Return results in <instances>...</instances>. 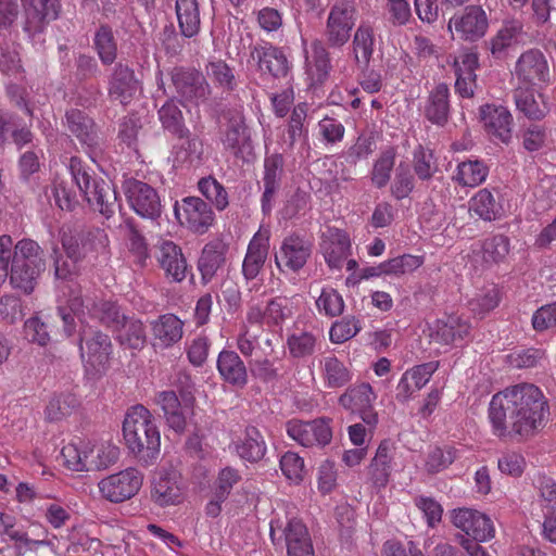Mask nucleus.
Returning a JSON list of instances; mask_svg holds the SVG:
<instances>
[{"mask_svg":"<svg viewBox=\"0 0 556 556\" xmlns=\"http://www.w3.org/2000/svg\"><path fill=\"white\" fill-rule=\"evenodd\" d=\"M351 249L350 237L344 230L327 227L321 233L320 252L330 269H341Z\"/></svg>","mask_w":556,"mask_h":556,"instance_id":"obj_19","label":"nucleus"},{"mask_svg":"<svg viewBox=\"0 0 556 556\" xmlns=\"http://www.w3.org/2000/svg\"><path fill=\"white\" fill-rule=\"evenodd\" d=\"M509 239L504 235H494L483 241L482 257L486 264H498L509 253Z\"/></svg>","mask_w":556,"mask_h":556,"instance_id":"obj_53","label":"nucleus"},{"mask_svg":"<svg viewBox=\"0 0 556 556\" xmlns=\"http://www.w3.org/2000/svg\"><path fill=\"white\" fill-rule=\"evenodd\" d=\"M269 536L274 545L283 543L287 556H315L311 534L300 519H273Z\"/></svg>","mask_w":556,"mask_h":556,"instance_id":"obj_5","label":"nucleus"},{"mask_svg":"<svg viewBox=\"0 0 556 556\" xmlns=\"http://www.w3.org/2000/svg\"><path fill=\"white\" fill-rule=\"evenodd\" d=\"M217 370L222 379L231 387L243 389L248 383V370L238 353L223 350L217 357Z\"/></svg>","mask_w":556,"mask_h":556,"instance_id":"obj_27","label":"nucleus"},{"mask_svg":"<svg viewBox=\"0 0 556 556\" xmlns=\"http://www.w3.org/2000/svg\"><path fill=\"white\" fill-rule=\"evenodd\" d=\"M116 331V339L121 345L134 350H140L146 344L147 337L144 326L138 319L126 317Z\"/></svg>","mask_w":556,"mask_h":556,"instance_id":"obj_44","label":"nucleus"},{"mask_svg":"<svg viewBox=\"0 0 556 556\" xmlns=\"http://www.w3.org/2000/svg\"><path fill=\"white\" fill-rule=\"evenodd\" d=\"M227 245L215 240L206 243L198 260V269L203 283L210 282L226 263Z\"/></svg>","mask_w":556,"mask_h":556,"instance_id":"obj_28","label":"nucleus"},{"mask_svg":"<svg viewBox=\"0 0 556 556\" xmlns=\"http://www.w3.org/2000/svg\"><path fill=\"white\" fill-rule=\"evenodd\" d=\"M316 305L319 312L329 317L341 315L344 308L342 296L332 288L323 289L319 298L316 300Z\"/></svg>","mask_w":556,"mask_h":556,"instance_id":"obj_60","label":"nucleus"},{"mask_svg":"<svg viewBox=\"0 0 556 556\" xmlns=\"http://www.w3.org/2000/svg\"><path fill=\"white\" fill-rule=\"evenodd\" d=\"M354 59L358 67L369 65L374 52V30L369 25H361L353 37Z\"/></svg>","mask_w":556,"mask_h":556,"instance_id":"obj_45","label":"nucleus"},{"mask_svg":"<svg viewBox=\"0 0 556 556\" xmlns=\"http://www.w3.org/2000/svg\"><path fill=\"white\" fill-rule=\"evenodd\" d=\"M481 119L488 134L503 143L511 139L513 117L509 111L502 105L486 104L480 109Z\"/></svg>","mask_w":556,"mask_h":556,"instance_id":"obj_25","label":"nucleus"},{"mask_svg":"<svg viewBox=\"0 0 556 556\" xmlns=\"http://www.w3.org/2000/svg\"><path fill=\"white\" fill-rule=\"evenodd\" d=\"M387 275H404L412 273L424 263L421 256H415L410 254H404L389 261H386Z\"/></svg>","mask_w":556,"mask_h":556,"instance_id":"obj_63","label":"nucleus"},{"mask_svg":"<svg viewBox=\"0 0 556 556\" xmlns=\"http://www.w3.org/2000/svg\"><path fill=\"white\" fill-rule=\"evenodd\" d=\"M414 189V176L410 173V168L405 163H400L395 177L391 186V194L397 199L402 200L409 195V193Z\"/></svg>","mask_w":556,"mask_h":556,"instance_id":"obj_59","label":"nucleus"},{"mask_svg":"<svg viewBox=\"0 0 556 556\" xmlns=\"http://www.w3.org/2000/svg\"><path fill=\"white\" fill-rule=\"evenodd\" d=\"M515 75L520 83L528 86L549 83V67L545 55L538 49L523 52L516 62Z\"/></svg>","mask_w":556,"mask_h":556,"instance_id":"obj_17","label":"nucleus"},{"mask_svg":"<svg viewBox=\"0 0 556 556\" xmlns=\"http://www.w3.org/2000/svg\"><path fill=\"white\" fill-rule=\"evenodd\" d=\"M182 321L173 314H165L152 323V332L159 344L168 348L182 337Z\"/></svg>","mask_w":556,"mask_h":556,"instance_id":"obj_37","label":"nucleus"},{"mask_svg":"<svg viewBox=\"0 0 556 556\" xmlns=\"http://www.w3.org/2000/svg\"><path fill=\"white\" fill-rule=\"evenodd\" d=\"M356 9L351 0H339L330 9L325 36L327 43L333 48L344 46L355 25Z\"/></svg>","mask_w":556,"mask_h":556,"instance_id":"obj_9","label":"nucleus"},{"mask_svg":"<svg viewBox=\"0 0 556 556\" xmlns=\"http://www.w3.org/2000/svg\"><path fill=\"white\" fill-rule=\"evenodd\" d=\"M470 332V325L459 316L450 315L435 323L432 338L443 344H453L463 341Z\"/></svg>","mask_w":556,"mask_h":556,"instance_id":"obj_33","label":"nucleus"},{"mask_svg":"<svg viewBox=\"0 0 556 556\" xmlns=\"http://www.w3.org/2000/svg\"><path fill=\"white\" fill-rule=\"evenodd\" d=\"M140 88L134 70L126 63L114 65L109 79V96L112 100L127 105Z\"/></svg>","mask_w":556,"mask_h":556,"instance_id":"obj_22","label":"nucleus"},{"mask_svg":"<svg viewBox=\"0 0 556 556\" xmlns=\"http://www.w3.org/2000/svg\"><path fill=\"white\" fill-rule=\"evenodd\" d=\"M454 25L459 38L467 41H477L488 29L489 21L485 11L480 5H468L460 15L453 16L448 28Z\"/></svg>","mask_w":556,"mask_h":556,"instance_id":"obj_20","label":"nucleus"},{"mask_svg":"<svg viewBox=\"0 0 556 556\" xmlns=\"http://www.w3.org/2000/svg\"><path fill=\"white\" fill-rule=\"evenodd\" d=\"M376 395L369 383L349 387L339 396V404L353 415H357L367 426L375 427L378 414L372 407Z\"/></svg>","mask_w":556,"mask_h":556,"instance_id":"obj_13","label":"nucleus"},{"mask_svg":"<svg viewBox=\"0 0 556 556\" xmlns=\"http://www.w3.org/2000/svg\"><path fill=\"white\" fill-rule=\"evenodd\" d=\"M313 244L309 240L292 233L282 240L279 252L275 254V263L280 271L285 269L298 273L312 255Z\"/></svg>","mask_w":556,"mask_h":556,"instance_id":"obj_15","label":"nucleus"},{"mask_svg":"<svg viewBox=\"0 0 556 556\" xmlns=\"http://www.w3.org/2000/svg\"><path fill=\"white\" fill-rule=\"evenodd\" d=\"M12 261L27 264L33 266L31 268H46V262L43 257V251L39 244L31 239L20 240L12 251Z\"/></svg>","mask_w":556,"mask_h":556,"instance_id":"obj_46","label":"nucleus"},{"mask_svg":"<svg viewBox=\"0 0 556 556\" xmlns=\"http://www.w3.org/2000/svg\"><path fill=\"white\" fill-rule=\"evenodd\" d=\"M126 446L143 466L153 465L160 455L161 435L148 408L137 404L128 408L123 421Z\"/></svg>","mask_w":556,"mask_h":556,"instance_id":"obj_2","label":"nucleus"},{"mask_svg":"<svg viewBox=\"0 0 556 556\" xmlns=\"http://www.w3.org/2000/svg\"><path fill=\"white\" fill-rule=\"evenodd\" d=\"M321 372L326 387L330 389L342 388L352 380L351 371L333 355L323 359Z\"/></svg>","mask_w":556,"mask_h":556,"instance_id":"obj_43","label":"nucleus"},{"mask_svg":"<svg viewBox=\"0 0 556 556\" xmlns=\"http://www.w3.org/2000/svg\"><path fill=\"white\" fill-rule=\"evenodd\" d=\"M393 448L389 441L383 440L375 454L369 467L368 477L374 488L380 490L389 481L392 471Z\"/></svg>","mask_w":556,"mask_h":556,"instance_id":"obj_31","label":"nucleus"},{"mask_svg":"<svg viewBox=\"0 0 556 556\" xmlns=\"http://www.w3.org/2000/svg\"><path fill=\"white\" fill-rule=\"evenodd\" d=\"M72 453L76 454V447L68 445L62 448V455L65 458V463L68 468L75 471H81L84 469H106L111 465L115 464L119 457V450L113 445H99L92 447L89 452H84V456H79L76 460H71L68 457Z\"/></svg>","mask_w":556,"mask_h":556,"instance_id":"obj_16","label":"nucleus"},{"mask_svg":"<svg viewBox=\"0 0 556 556\" xmlns=\"http://www.w3.org/2000/svg\"><path fill=\"white\" fill-rule=\"evenodd\" d=\"M268 255V238L256 233L249 243L242 264V274L247 280L257 277Z\"/></svg>","mask_w":556,"mask_h":556,"instance_id":"obj_35","label":"nucleus"},{"mask_svg":"<svg viewBox=\"0 0 556 556\" xmlns=\"http://www.w3.org/2000/svg\"><path fill=\"white\" fill-rule=\"evenodd\" d=\"M142 481V473L136 468L129 467L102 479L98 485L104 498L112 503H122L139 492Z\"/></svg>","mask_w":556,"mask_h":556,"instance_id":"obj_10","label":"nucleus"},{"mask_svg":"<svg viewBox=\"0 0 556 556\" xmlns=\"http://www.w3.org/2000/svg\"><path fill=\"white\" fill-rule=\"evenodd\" d=\"M175 11L180 35L192 38L200 33L201 14L198 0H176Z\"/></svg>","mask_w":556,"mask_h":556,"instance_id":"obj_32","label":"nucleus"},{"mask_svg":"<svg viewBox=\"0 0 556 556\" xmlns=\"http://www.w3.org/2000/svg\"><path fill=\"white\" fill-rule=\"evenodd\" d=\"M520 31L521 26L519 24H505L490 41L492 54L500 56L506 48L516 41Z\"/></svg>","mask_w":556,"mask_h":556,"instance_id":"obj_58","label":"nucleus"},{"mask_svg":"<svg viewBox=\"0 0 556 556\" xmlns=\"http://www.w3.org/2000/svg\"><path fill=\"white\" fill-rule=\"evenodd\" d=\"M235 448L243 460L258 463L264 458L267 445L262 432L254 426H248L235 442Z\"/></svg>","mask_w":556,"mask_h":556,"instance_id":"obj_30","label":"nucleus"},{"mask_svg":"<svg viewBox=\"0 0 556 556\" xmlns=\"http://www.w3.org/2000/svg\"><path fill=\"white\" fill-rule=\"evenodd\" d=\"M151 500L160 507L179 504L182 501L179 475L174 470L157 472L152 480Z\"/></svg>","mask_w":556,"mask_h":556,"instance_id":"obj_23","label":"nucleus"},{"mask_svg":"<svg viewBox=\"0 0 556 556\" xmlns=\"http://www.w3.org/2000/svg\"><path fill=\"white\" fill-rule=\"evenodd\" d=\"M174 213L180 225L199 235L205 233L214 222L211 205L198 197H187L176 202Z\"/></svg>","mask_w":556,"mask_h":556,"instance_id":"obj_11","label":"nucleus"},{"mask_svg":"<svg viewBox=\"0 0 556 556\" xmlns=\"http://www.w3.org/2000/svg\"><path fill=\"white\" fill-rule=\"evenodd\" d=\"M456 451L453 447L441 448L435 446L431 448L426 457L425 469L429 475H435L454 463Z\"/></svg>","mask_w":556,"mask_h":556,"instance_id":"obj_57","label":"nucleus"},{"mask_svg":"<svg viewBox=\"0 0 556 556\" xmlns=\"http://www.w3.org/2000/svg\"><path fill=\"white\" fill-rule=\"evenodd\" d=\"M31 267L27 264H17L14 261L10 265L9 275L12 287L23 291L25 294H30L34 291L38 277L45 270L41 268L33 269Z\"/></svg>","mask_w":556,"mask_h":556,"instance_id":"obj_42","label":"nucleus"},{"mask_svg":"<svg viewBox=\"0 0 556 556\" xmlns=\"http://www.w3.org/2000/svg\"><path fill=\"white\" fill-rule=\"evenodd\" d=\"M63 125L74 136L89 157L96 162L104 152L105 141L92 117L79 109L65 111Z\"/></svg>","mask_w":556,"mask_h":556,"instance_id":"obj_6","label":"nucleus"},{"mask_svg":"<svg viewBox=\"0 0 556 556\" xmlns=\"http://www.w3.org/2000/svg\"><path fill=\"white\" fill-rule=\"evenodd\" d=\"M317 336L311 331L295 330L287 339L289 353L294 358H304L314 354Z\"/></svg>","mask_w":556,"mask_h":556,"instance_id":"obj_48","label":"nucleus"},{"mask_svg":"<svg viewBox=\"0 0 556 556\" xmlns=\"http://www.w3.org/2000/svg\"><path fill=\"white\" fill-rule=\"evenodd\" d=\"M452 522L476 541L490 540L495 533L492 520L485 514L476 509H455L452 515Z\"/></svg>","mask_w":556,"mask_h":556,"instance_id":"obj_21","label":"nucleus"},{"mask_svg":"<svg viewBox=\"0 0 556 556\" xmlns=\"http://www.w3.org/2000/svg\"><path fill=\"white\" fill-rule=\"evenodd\" d=\"M198 188L216 210L224 211L228 206V193L224 186L214 177L208 176L201 178L198 182Z\"/></svg>","mask_w":556,"mask_h":556,"instance_id":"obj_52","label":"nucleus"},{"mask_svg":"<svg viewBox=\"0 0 556 556\" xmlns=\"http://www.w3.org/2000/svg\"><path fill=\"white\" fill-rule=\"evenodd\" d=\"M123 190L129 206L139 216L151 220L161 216V199L152 186L135 178H128L123 182Z\"/></svg>","mask_w":556,"mask_h":556,"instance_id":"obj_8","label":"nucleus"},{"mask_svg":"<svg viewBox=\"0 0 556 556\" xmlns=\"http://www.w3.org/2000/svg\"><path fill=\"white\" fill-rule=\"evenodd\" d=\"M488 172V167L478 160L462 162L457 167L456 180L462 186L477 187L485 180Z\"/></svg>","mask_w":556,"mask_h":556,"instance_id":"obj_49","label":"nucleus"},{"mask_svg":"<svg viewBox=\"0 0 556 556\" xmlns=\"http://www.w3.org/2000/svg\"><path fill=\"white\" fill-rule=\"evenodd\" d=\"M79 351L86 367L101 372L109 366L113 345L106 333L91 327H84L79 332Z\"/></svg>","mask_w":556,"mask_h":556,"instance_id":"obj_7","label":"nucleus"},{"mask_svg":"<svg viewBox=\"0 0 556 556\" xmlns=\"http://www.w3.org/2000/svg\"><path fill=\"white\" fill-rule=\"evenodd\" d=\"M70 169L73 180L89 205L106 219L111 218L119 207L113 184L89 173L77 157L71 159Z\"/></svg>","mask_w":556,"mask_h":556,"instance_id":"obj_3","label":"nucleus"},{"mask_svg":"<svg viewBox=\"0 0 556 556\" xmlns=\"http://www.w3.org/2000/svg\"><path fill=\"white\" fill-rule=\"evenodd\" d=\"M549 415L548 401L532 383H519L492 396L489 418L496 437L528 439L542 430Z\"/></svg>","mask_w":556,"mask_h":556,"instance_id":"obj_1","label":"nucleus"},{"mask_svg":"<svg viewBox=\"0 0 556 556\" xmlns=\"http://www.w3.org/2000/svg\"><path fill=\"white\" fill-rule=\"evenodd\" d=\"M91 316L99 319V321L106 327H111L115 330L119 328V325L126 318L116 303L110 301L92 303Z\"/></svg>","mask_w":556,"mask_h":556,"instance_id":"obj_54","label":"nucleus"},{"mask_svg":"<svg viewBox=\"0 0 556 556\" xmlns=\"http://www.w3.org/2000/svg\"><path fill=\"white\" fill-rule=\"evenodd\" d=\"M469 210L481 219L491 222L501 215L502 206L488 189H481L470 200Z\"/></svg>","mask_w":556,"mask_h":556,"instance_id":"obj_47","label":"nucleus"},{"mask_svg":"<svg viewBox=\"0 0 556 556\" xmlns=\"http://www.w3.org/2000/svg\"><path fill=\"white\" fill-rule=\"evenodd\" d=\"M155 403L161 406L167 426L175 432L182 433L186 429L187 420L176 392L172 390L159 392L155 396Z\"/></svg>","mask_w":556,"mask_h":556,"instance_id":"obj_34","label":"nucleus"},{"mask_svg":"<svg viewBox=\"0 0 556 556\" xmlns=\"http://www.w3.org/2000/svg\"><path fill=\"white\" fill-rule=\"evenodd\" d=\"M125 226L128 230L129 251L136 256L140 266H144L149 258L148 244L143 236L138 231L131 218L126 219Z\"/></svg>","mask_w":556,"mask_h":556,"instance_id":"obj_61","label":"nucleus"},{"mask_svg":"<svg viewBox=\"0 0 556 556\" xmlns=\"http://www.w3.org/2000/svg\"><path fill=\"white\" fill-rule=\"evenodd\" d=\"M394 164L395 151L392 148L381 152L371 170V181L377 188L381 189L388 185Z\"/></svg>","mask_w":556,"mask_h":556,"instance_id":"obj_55","label":"nucleus"},{"mask_svg":"<svg viewBox=\"0 0 556 556\" xmlns=\"http://www.w3.org/2000/svg\"><path fill=\"white\" fill-rule=\"evenodd\" d=\"M241 477L237 469L226 467L218 473L215 482V497L218 500H227L232 488L240 481Z\"/></svg>","mask_w":556,"mask_h":556,"instance_id":"obj_64","label":"nucleus"},{"mask_svg":"<svg viewBox=\"0 0 556 556\" xmlns=\"http://www.w3.org/2000/svg\"><path fill=\"white\" fill-rule=\"evenodd\" d=\"M157 261L166 277L175 282L186 278L188 265L180 247L173 241H162L159 245Z\"/></svg>","mask_w":556,"mask_h":556,"instance_id":"obj_26","label":"nucleus"},{"mask_svg":"<svg viewBox=\"0 0 556 556\" xmlns=\"http://www.w3.org/2000/svg\"><path fill=\"white\" fill-rule=\"evenodd\" d=\"M203 153V143L198 137L187 138L174 148V166H198L202 162Z\"/></svg>","mask_w":556,"mask_h":556,"instance_id":"obj_39","label":"nucleus"},{"mask_svg":"<svg viewBox=\"0 0 556 556\" xmlns=\"http://www.w3.org/2000/svg\"><path fill=\"white\" fill-rule=\"evenodd\" d=\"M457 75L455 89L463 98H470L473 96V86L476 81L475 70L478 66V58L476 54H465L462 62L455 63Z\"/></svg>","mask_w":556,"mask_h":556,"instance_id":"obj_38","label":"nucleus"},{"mask_svg":"<svg viewBox=\"0 0 556 556\" xmlns=\"http://www.w3.org/2000/svg\"><path fill=\"white\" fill-rule=\"evenodd\" d=\"M329 422L330 419L327 418H317L312 421L292 419L286 424V429L288 435L303 446H325L332 439Z\"/></svg>","mask_w":556,"mask_h":556,"instance_id":"obj_14","label":"nucleus"},{"mask_svg":"<svg viewBox=\"0 0 556 556\" xmlns=\"http://www.w3.org/2000/svg\"><path fill=\"white\" fill-rule=\"evenodd\" d=\"M66 256L71 260H96L105 250L109 238L105 231L94 226H79L64 231L61 238Z\"/></svg>","mask_w":556,"mask_h":556,"instance_id":"obj_4","label":"nucleus"},{"mask_svg":"<svg viewBox=\"0 0 556 556\" xmlns=\"http://www.w3.org/2000/svg\"><path fill=\"white\" fill-rule=\"evenodd\" d=\"M293 314L289 299L285 296H277L271 299L265 309V317L268 323L280 325L286 319L290 318Z\"/></svg>","mask_w":556,"mask_h":556,"instance_id":"obj_62","label":"nucleus"},{"mask_svg":"<svg viewBox=\"0 0 556 556\" xmlns=\"http://www.w3.org/2000/svg\"><path fill=\"white\" fill-rule=\"evenodd\" d=\"M24 12L23 29L34 37L45 31L47 26L59 18L61 0H21Z\"/></svg>","mask_w":556,"mask_h":556,"instance_id":"obj_12","label":"nucleus"},{"mask_svg":"<svg viewBox=\"0 0 556 556\" xmlns=\"http://www.w3.org/2000/svg\"><path fill=\"white\" fill-rule=\"evenodd\" d=\"M93 48L96 49L102 64L111 65L117 58V41L113 29L108 24H101L93 37Z\"/></svg>","mask_w":556,"mask_h":556,"instance_id":"obj_40","label":"nucleus"},{"mask_svg":"<svg viewBox=\"0 0 556 556\" xmlns=\"http://www.w3.org/2000/svg\"><path fill=\"white\" fill-rule=\"evenodd\" d=\"M251 58L256 61L262 73H268L275 78L286 77L289 72V62L285 52L271 45H257L251 50Z\"/></svg>","mask_w":556,"mask_h":556,"instance_id":"obj_24","label":"nucleus"},{"mask_svg":"<svg viewBox=\"0 0 556 556\" xmlns=\"http://www.w3.org/2000/svg\"><path fill=\"white\" fill-rule=\"evenodd\" d=\"M307 116V109L305 103L298 104L290 116L287 129V138L285 143L292 149L298 140L307 139V129L304 127V122Z\"/></svg>","mask_w":556,"mask_h":556,"instance_id":"obj_50","label":"nucleus"},{"mask_svg":"<svg viewBox=\"0 0 556 556\" xmlns=\"http://www.w3.org/2000/svg\"><path fill=\"white\" fill-rule=\"evenodd\" d=\"M223 142L236 156L251 149L250 132L240 112L236 111L229 116Z\"/></svg>","mask_w":556,"mask_h":556,"instance_id":"obj_29","label":"nucleus"},{"mask_svg":"<svg viewBox=\"0 0 556 556\" xmlns=\"http://www.w3.org/2000/svg\"><path fill=\"white\" fill-rule=\"evenodd\" d=\"M307 73L316 84H321L330 70L329 53L324 43L315 40L312 43V54L306 56Z\"/></svg>","mask_w":556,"mask_h":556,"instance_id":"obj_41","label":"nucleus"},{"mask_svg":"<svg viewBox=\"0 0 556 556\" xmlns=\"http://www.w3.org/2000/svg\"><path fill=\"white\" fill-rule=\"evenodd\" d=\"M172 83L177 93L189 101H205L210 86L203 74L193 68L175 67L170 73Z\"/></svg>","mask_w":556,"mask_h":556,"instance_id":"obj_18","label":"nucleus"},{"mask_svg":"<svg viewBox=\"0 0 556 556\" xmlns=\"http://www.w3.org/2000/svg\"><path fill=\"white\" fill-rule=\"evenodd\" d=\"M448 87L446 84H439L429 94L425 108V116L432 124L444 126L450 116Z\"/></svg>","mask_w":556,"mask_h":556,"instance_id":"obj_36","label":"nucleus"},{"mask_svg":"<svg viewBox=\"0 0 556 556\" xmlns=\"http://www.w3.org/2000/svg\"><path fill=\"white\" fill-rule=\"evenodd\" d=\"M207 76L220 88L232 91L237 87L233 70L223 60L212 61L206 65Z\"/></svg>","mask_w":556,"mask_h":556,"instance_id":"obj_56","label":"nucleus"},{"mask_svg":"<svg viewBox=\"0 0 556 556\" xmlns=\"http://www.w3.org/2000/svg\"><path fill=\"white\" fill-rule=\"evenodd\" d=\"M160 121L165 129L179 138H184L188 129L185 128L182 123V113L178 105L173 101L166 103L159 110Z\"/></svg>","mask_w":556,"mask_h":556,"instance_id":"obj_51","label":"nucleus"}]
</instances>
